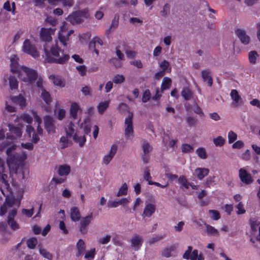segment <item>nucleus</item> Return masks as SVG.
I'll return each mask as SVG.
<instances>
[{"instance_id":"nucleus-1","label":"nucleus","mask_w":260,"mask_h":260,"mask_svg":"<svg viewBox=\"0 0 260 260\" xmlns=\"http://www.w3.org/2000/svg\"><path fill=\"white\" fill-rule=\"evenodd\" d=\"M64 47L68 45L69 37L66 34L58 33V40H55L51 46L46 44L43 46L45 53L44 61L49 63L63 64L70 58V56L59 46V42Z\"/></svg>"},{"instance_id":"nucleus-2","label":"nucleus","mask_w":260,"mask_h":260,"mask_svg":"<svg viewBox=\"0 0 260 260\" xmlns=\"http://www.w3.org/2000/svg\"><path fill=\"white\" fill-rule=\"evenodd\" d=\"M11 181L10 173L5 169H3V171H0V188L2 193L6 197L4 204L0 208L1 216H3L6 212V210H4V208L7 205L12 206V204L15 202L14 198L10 197L11 191L10 183L11 182Z\"/></svg>"},{"instance_id":"nucleus-3","label":"nucleus","mask_w":260,"mask_h":260,"mask_svg":"<svg viewBox=\"0 0 260 260\" xmlns=\"http://www.w3.org/2000/svg\"><path fill=\"white\" fill-rule=\"evenodd\" d=\"M10 131V135L7 134L6 142L0 144V150H2L6 147H10L14 142L19 140L22 134V128L23 125L19 124L18 126H15L13 124H9L8 125Z\"/></svg>"},{"instance_id":"nucleus-4","label":"nucleus","mask_w":260,"mask_h":260,"mask_svg":"<svg viewBox=\"0 0 260 260\" xmlns=\"http://www.w3.org/2000/svg\"><path fill=\"white\" fill-rule=\"evenodd\" d=\"M16 75L21 81L27 84H31L37 80L38 77V74L35 70L25 66L22 67Z\"/></svg>"},{"instance_id":"nucleus-5","label":"nucleus","mask_w":260,"mask_h":260,"mask_svg":"<svg viewBox=\"0 0 260 260\" xmlns=\"http://www.w3.org/2000/svg\"><path fill=\"white\" fill-rule=\"evenodd\" d=\"M75 125L71 122L65 127V132L67 138H72L75 142L78 143L80 146H82L86 141L84 136L79 135L78 132L75 131Z\"/></svg>"},{"instance_id":"nucleus-6","label":"nucleus","mask_w":260,"mask_h":260,"mask_svg":"<svg viewBox=\"0 0 260 260\" xmlns=\"http://www.w3.org/2000/svg\"><path fill=\"white\" fill-rule=\"evenodd\" d=\"M15 148V145L12 144L9 147L7 150V154L8 155L7 164L10 169H11V164L22 162L25 160L27 157V155L25 152H21L20 154H15L12 156L11 152L14 151Z\"/></svg>"},{"instance_id":"nucleus-7","label":"nucleus","mask_w":260,"mask_h":260,"mask_svg":"<svg viewBox=\"0 0 260 260\" xmlns=\"http://www.w3.org/2000/svg\"><path fill=\"white\" fill-rule=\"evenodd\" d=\"M90 14L87 10L75 12L70 15L67 19L73 24L80 23L85 20L89 19Z\"/></svg>"},{"instance_id":"nucleus-8","label":"nucleus","mask_w":260,"mask_h":260,"mask_svg":"<svg viewBox=\"0 0 260 260\" xmlns=\"http://www.w3.org/2000/svg\"><path fill=\"white\" fill-rule=\"evenodd\" d=\"M133 113L128 112L127 116L124 120V135L127 140L132 139L134 137L133 124Z\"/></svg>"},{"instance_id":"nucleus-9","label":"nucleus","mask_w":260,"mask_h":260,"mask_svg":"<svg viewBox=\"0 0 260 260\" xmlns=\"http://www.w3.org/2000/svg\"><path fill=\"white\" fill-rule=\"evenodd\" d=\"M22 50L24 53L29 54L35 58L40 56L39 53L35 46L32 45L28 39H26L24 41L22 46Z\"/></svg>"},{"instance_id":"nucleus-10","label":"nucleus","mask_w":260,"mask_h":260,"mask_svg":"<svg viewBox=\"0 0 260 260\" xmlns=\"http://www.w3.org/2000/svg\"><path fill=\"white\" fill-rule=\"evenodd\" d=\"M56 30L55 28L42 27L39 31V36L41 40L46 43L52 41V36L54 35ZM47 43H45V44Z\"/></svg>"},{"instance_id":"nucleus-11","label":"nucleus","mask_w":260,"mask_h":260,"mask_svg":"<svg viewBox=\"0 0 260 260\" xmlns=\"http://www.w3.org/2000/svg\"><path fill=\"white\" fill-rule=\"evenodd\" d=\"M143 238L138 234H134L130 239L131 247L134 251L139 250L143 243Z\"/></svg>"},{"instance_id":"nucleus-12","label":"nucleus","mask_w":260,"mask_h":260,"mask_svg":"<svg viewBox=\"0 0 260 260\" xmlns=\"http://www.w3.org/2000/svg\"><path fill=\"white\" fill-rule=\"evenodd\" d=\"M117 145L113 144L109 151L102 158V163L105 165H108L110 162L112 160L117 151Z\"/></svg>"},{"instance_id":"nucleus-13","label":"nucleus","mask_w":260,"mask_h":260,"mask_svg":"<svg viewBox=\"0 0 260 260\" xmlns=\"http://www.w3.org/2000/svg\"><path fill=\"white\" fill-rule=\"evenodd\" d=\"M93 220L92 213L81 218L80 221V231L82 234L87 233V228Z\"/></svg>"},{"instance_id":"nucleus-14","label":"nucleus","mask_w":260,"mask_h":260,"mask_svg":"<svg viewBox=\"0 0 260 260\" xmlns=\"http://www.w3.org/2000/svg\"><path fill=\"white\" fill-rule=\"evenodd\" d=\"M18 60V57L15 55H13L10 57V71L13 74H16L24 67L19 64Z\"/></svg>"},{"instance_id":"nucleus-15","label":"nucleus","mask_w":260,"mask_h":260,"mask_svg":"<svg viewBox=\"0 0 260 260\" xmlns=\"http://www.w3.org/2000/svg\"><path fill=\"white\" fill-rule=\"evenodd\" d=\"M239 176L241 181L247 185L252 183L253 181L251 175L244 168L239 170Z\"/></svg>"},{"instance_id":"nucleus-16","label":"nucleus","mask_w":260,"mask_h":260,"mask_svg":"<svg viewBox=\"0 0 260 260\" xmlns=\"http://www.w3.org/2000/svg\"><path fill=\"white\" fill-rule=\"evenodd\" d=\"M21 198L22 197L18 200L15 199L14 198L15 202L13 204H12V206L7 205L6 207L4 208V210H6V212L3 215H4L7 212V211L8 209L12 208V209L10 210L8 216V219H13L16 216L17 214V209L15 208L14 206H16L17 207H19Z\"/></svg>"},{"instance_id":"nucleus-17","label":"nucleus","mask_w":260,"mask_h":260,"mask_svg":"<svg viewBox=\"0 0 260 260\" xmlns=\"http://www.w3.org/2000/svg\"><path fill=\"white\" fill-rule=\"evenodd\" d=\"M156 205L154 204L146 203L142 214L143 217H150L155 212Z\"/></svg>"},{"instance_id":"nucleus-18","label":"nucleus","mask_w":260,"mask_h":260,"mask_svg":"<svg viewBox=\"0 0 260 260\" xmlns=\"http://www.w3.org/2000/svg\"><path fill=\"white\" fill-rule=\"evenodd\" d=\"M45 127L48 133H53L55 132V127L53 119L52 117L46 115L44 117Z\"/></svg>"},{"instance_id":"nucleus-19","label":"nucleus","mask_w":260,"mask_h":260,"mask_svg":"<svg viewBox=\"0 0 260 260\" xmlns=\"http://www.w3.org/2000/svg\"><path fill=\"white\" fill-rule=\"evenodd\" d=\"M236 35L240 39L241 43L244 45L248 44L250 42V37L247 35L244 30L238 29L236 31Z\"/></svg>"},{"instance_id":"nucleus-20","label":"nucleus","mask_w":260,"mask_h":260,"mask_svg":"<svg viewBox=\"0 0 260 260\" xmlns=\"http://www.w3.org/2000/svg\"><path fill=\"white\" fill-rule=\"evenodd\" d=\"M10 100L12 102V104L19 105L20 108L23 109L26 106V100L21 94L11 97L10 98Z\"/></svg>"},{"instance_id":"nucleus-21","label":"nucleus","mask_w":260,"mask_h":260,"mask_svg":"<svg viewBox=\"0 0 260 260\" xmlns=\"http://www.w3.org/2000/svg\"><path fill=\"white\" fill-rule=\"evenodd\" d=\"M209 173V170L208 169L204 168H198L194 170L193 175L199 180H202L205 177L207 176Z\"/></svg>"},{"instance_id":"nucleus-22","label":"nucleus","mask_w":260,"mask_h":260,"mask_svg":"<svg viewBox=\"0 0 260 260\" xmlns=\"http://www.w3.org/2000/svg\"><path fill=\"white\" fill-rule=\"evenodd\" d=\"M7 80H9V84L10 89L15 90L18 88V81L15 76L10 75L9 77H7V78L5 77L4 78L5 82H6Z\"/></svg>"},{"instance_id":"nucleus-23","label":"nucleus","mask_w":260,"mask_h":260,"mask_svg":"<svg viewBox=\"0 0 260 260\" xmlns=\"http://www.w3.org/2000/svg\"><path fill=\"white\" fill-rule=\"evenodd\" d=\"M70 217L72 221H78L81 218V214L77 207H72L70 209Z\"/></svg>"},{"instance_id":"nucleus-24","label":"nucleus","mask_w":260,"mask_h":260,"mask_svg":"<svg viewBox=\"0 0 260 260\" xmlns=\"http://www.w3.org/2000/svg\"><path fill=\"white\" fill-rule=\"evenodd\" d=\"M26 132L29 137H32L34 143H37L39 140V137L37 136L35 129L31 125H28L26 126Z\"/></svg>"},{"instance_id":"nucleus-25","label":"nucleus","mask_w":260,"mask_h":260,"mask_svg":"<svg viewBox=\"0 0 260 260\" xmlns=\"http://www.w3.org/2000/svg\"><path fill=\"white\" fill-rule=\"evenodd\" d=\"M71 172V168L67 165H60L58 168V174L60 176H67Z\"/></svg>"},{"instance_id":"nucleus-26","label":"nucleus","mask_w":260,"mask_h":260,"mask_svg":"<svg viewBox=\"0 0 260 260\" xmlns=\"http://www.w3.org/2000/svg\"><path fill=\"white\" fill-rule=\"evenodd\" d=\"M81 110L79 105L77 103H73L70 108V114L71 117L75 119L77 118V114L79 111Z\"/></svg>"},{"instance_id":"nucleus-27","label":"nucleus","mask_w":260,"mask_h":260,"mask_svg":"<svg viewBox=\"0 0 260 260\" xmlns=\"http://www.w3.org/2000/svg\"><path fill=\"white\" fill-rule=\"evenodd\" d=\"M202 77L205 82H207L208 86H211L213 83L211 73L209 70H204L202 72Z\"/></svg>"},{"instance_id":"nucleus-28","label":"nucleus","mask_w":260,"mask_h":260,"mask_svg":"<svg viewBox=\"0 0 260 260\" xmlns=\"http://www.w3.org/2000/svg\"><path fill=\"white\" fill-rule=\"evenodd\" d=\"M176 246L175 245L165 248L162 252L161 254L166 257H170L172 256V253L175 251Z\"/></svg>"},{"instance_id":"nucleus-29","label":"nucleus","mask_w":260,"mask_h":260,"mask_svg":"<svg viewBox=\"0 0 260 260\" xmlns=\"http://www.w3.org/2000/svg\"><path fill=\"white\" fill-rule=\"evenodd\" d=\"M205 226L208 236L218 237L219 235L218 231L214 227L208 224H205Z\"/></svg>"},{"instance_id":"nucleus-30","label":"nucleus","mask_w":260,"mask_h":260,"mask_svg":"<svg viewBox=\"0 0 260 260\" xmlns=\"http://www.w3.org/2000/svg\"><path fill=\"white\" fill-rule=\"evenodd\" d=\"M230 95L232 100L234 101V105L235 106H238L239 104L241 103V98L239 95L238 91L235 89H233L231 92Z\"/></svg>"},{"instance_id":"nucleus-31","label":"nucleus","mask_w":260,"mask_h":260,"mask_svg":"<svg viewBox=\"0 0 260 260\" xmlns=\"http://www.w3.org/2000/svg\"><path fill=\"white\" fill-rule=\"evenodd\" d=\"M23 120L25 122L30 124L32 122V119L31 117L28 114H23L21 116L17 117L15 119V121L16 122L19 123L20 121Z\"/></svg>"},{"instance_id":"nucleus-32","label":"nucleus","mask_w":260,"mask_h":260,"mask_svg":"<svg viewBox=\"0 0 260 260\" xmlns=\"http://www.w3.org/2000/svg\"><path fill=\"white\" fill-rule=\"evenodd\" d=\"M109 104L110 101L109 100L100 102L97 106L99 113L100 114H103L109 107Z\"/></svg>"},{"instance_id":"nucleus-33","label":"nucleus","mask_w":260,"mask_h":260,"mask_svg":"<svg viewBox=\"0 0 260 260\" xmlns=\"http://www.w3.org/2000/svg\"><path fill=\"white\" fill-rule=\"evenodd\" d=\"M159 66L161 69V71H163L164 72L171 73V68L168 61L166 60H162L159 63Z\"/></svg>"},{"instance_id":"nucleus-34","label":"nucleus","mask_w":260,"mask_h":260,"mask_svg":"<svg viewBox=\"0 0 260 260\" xmlns=\"http://www.w3.org/2000/svg\"><path fill=\"white\" fill-rule=\"evenodd\" d=\"M49 79L52 81L54 85L62 87L64 86V82L59 77L51 75L49 76Z\"/></svg>"},{"instance_id":"nucleus-35","label":"nucleus","mask_w":260,"mask_h":260,"mask_svg":"<svg viewBox=\"0 0 260 260\" xmlns=\"http://www.w3.org/2000/svg\"><path fill=\"white\" fill-rule=\"evenodd\" d=\"M172 84V80L169 77H165L162 81L161 84V90L164 91V90L169 89Z\"/></svg>"},{"instance_id":"nucleus-36","label":"nucleus","mask_w":260,"mask_h":260,"mask_svg":"<svg viewBox=\"0 0 260 260\" xmlns=\"http://www.w3.org/2000/svg\"><path fill=\"white\" fill-rule=\"evenodd\" d=\"M70 138H67L66 136H62L59 141L60 147L61 149H64L66 147H69L71 144V142L69 140Z\"/></svg>"},{"instance_id":"nucleus-37","label":"nucleus","mask_w":260,"mask_h":260,"mask_svg":"<svg viewBox=\"0 0 260 260\" xmlns=\"http://www.w3.org/2000/svg\"><path fill=\"white\" fill-rule=\"evenodd\" d=\"M76 246L78 249V253L77 254V256H79L82 255L85 251V243L82 240L80 239L77 242Z\"/></svg>"},{"instance_id":"nucleus-38","label":"nucleus","mask_w":260,"mask_h":260,"mask_svg":"<svg viewBox=\"0 0 260 260\" xmlns=\"http://www.w3.org/2000/svg\"><path fill=\"white\" fill-rule=\"evenodd\" d=\"M41 96L47 104H49L52 101L50 93L43 88L41 89Z\"/></svg>"},{"instance_id":"nucleus-39","label":"nucleus","mask_w":260,"mask_h":260,"mask_svg":"<svg viewBox=\"0 0 260 260\" xmlns=\"http://www.w3.org/2000/svg\"><path fill=\"white\" fill-rule=\"evenodd\" d=\"M119 24V16L118 15H115L112 21L111 24L109 29L107 30L109 32L110 31H113L115 30L118 26Z\"/></svg>"},{"instance_id":"nucleus-40","label":"nucleus","mask_w":260,"mask_h":260,"mask_svg":"<svg viewBox=\"0 0 260 260\" xmlns=\"http://www.w3.org/2000/svg\"><path fill=\"white\" fill-rule=\"evenodd\" d=\"M258 56L255 51H251L248 53V59L250 63L255 64Z\"/></svg>"},{"instance_id":"nucleus-41","label":"nucleus","mask_w":260,"mask_h":260,"mask_svg":"<svg viewBox=\"0 0 260 260\" xmlns=\"http://www.w3.org/2000/svg\"><path fill=\"white\" fill-rule=\"evenodd\" d=\"M128 186L126 183H124L119 189L117 194V197H120L123 195H126L127 193Z\"/></svg>"},{"instance_id":"nucleus-42","label":"nucleus","mask_w":260,"mask_h":260,"mask_svg":"<svg viewBox=\"0 0 260 260\" xmlns=\"http://www.w3.org/2000/svg\"><path fill=\"white\" fill-rule=\"evenodd\" d=\"M181 95L185 100H189L192 96V92L188 88H184L181 91Z\"/></svg>"},{"instance_id":"nucleus-43","label":"nucleus","mask_w":260,"mask_h":260,"mask_svg":"<svg viewBox=\"0 0 260 260\" xmlns=\"http://www.w3.org/2000/svg\"><path fill=\"white\" fill-rule=\"evenodd\" d=\"M213 141L216 146L221 147L224 144L225 140L221 136H218L214 138Z\"/></svg>"},{"instance_id":"nucleus-44","label":"nucleus","mask_w":260,"mask_h":260,"mask_svg":"<svg viewBox=\"0 0 260 260\" xmlns=\"http://www.w3.org/2000/svg\"><path fill=\"white\" fill-rule=\"evenodd\" d=\"M38 241L36 238H30L26 242L27 246L30 249H34Z\"/></svg>"},{"instance_id":"nucleus-45","label":"nucleus","mask_w":260,"mask_h":260,"mask_svg":"<svg viewBox=\"0 0 260 260\" xmlns=\"http://www.w3.org/2000/svg\"><path fill=\"white\" fill-rule=\"evenodd\" d=\"M196 153L202 159H206L207 157V153L205 148L203 147L197 149Z\"/></svg>"},{"instance_id":"nucleus-46","label":"nucleus","mask_w":260,"mask_h":260,"mask_svg":"<svg viewBox=\"0 0 260 260\" xmlns=\"http://www.w3.org/2000/svg\"><path fill=\"white\" fill-rule=\"evenodd\" d=\"M170 12V6L168 4H166L162 7V10L160 11V13L163 17L168 16Z\"/></svg>"},{"instance_id":"nucleus-47","label":"nucleus","mask_w":260,"mask_h":260,"mask_svg":"<svg viewBox=\"0 0 260 260\" xmlns=\"http://www.w3.org/2000/svg\"><path fill=\"white\" fill-rule=\"evenodd\" d=\"M39 252L44 257L49 260H51L53 257L52 255L45 249L40 248L39 249Z\"/></svg>"},{"instance_id":"nucleus-48","label":"nucleus","mask_w":260,"mask_h":260,"mask_svg":"<svg viewBox=\"0 0 260 260\" xmlns=\"http://www.w3.org/2000/svg\"><path fill=\"white\" fill-rule=\"evenodd\" d=\"M237 135L232 131H230L228 134L229 143L232 144L237 139Z\"/></svg>"},{"instance_id":"nucleus-49","label":"nucleus","mask_w":260,"mask_h":260,"mask_svg":"<svg viewBox=\"0 0 260 260\" xmlns=\"http://www.w3.org/2000/svg\"><path fill=\"white\" fill-rule=\"evenodd\" d=\"M124 77L122 75L117 74L114 76L113 82L115 84H121L124 82Z\"/></svg>"},{"instance_id":"nucleus-50","label":"nucleus","mask_w":260,"mask_h":260,"mask_svg":"<svg viewBox=\"0 0 260 260\" xmlns=\"http://www.w3.org/2000/svg\"><path fill=\"white\" fill-rule=\"evenodd\" d=\"M178 183L182 186L188 189L189 188V183L187 182V179L183 176H181L178 179Z\"/></svg>"},{"instance_id":"nucleus-51","label":"nucleus","mask_w":260,"mask_h":260,"mask_svg":"<svg viewBox=\"0 0 260 260\" xmlns=\"http://www.w3.org/2000/svg\"><path fill=\"white\" fill-rule=\"evenodd\" d=\"M181 150L183 153H190L193 151L192 146L188 144H183L181 146Z\"/></svg>"},{"instance_id":"nucleus-52","label":"nucleus","mask_w":260,"mask_h":260,"mask_svg":"<svg viewBox=\"0 0 260 260\" xmlns=\"http://www.w3.org/2000/svg\"><path fill=\"white\" fill-rule=\"evenodd\" d=\"M95 253V250L94 248L91 249L89 251H86L84 256L85 258L88 260H91L94 258Z\"/></svg>"},{"instance_id":"nucleus-53","label":"nucleus","mask_w":260,"mask_h":260,"mask_svg":"<svg viewBox=\"0 0 260 260\" xmlns=\"http://www.w3.org/2000/svg\"><path fill=\"white\" fill-rule=\"evenodd\" d=\"M142 149L144 154H148L151 151L152 147L148 143L144 142L142 144Z\"/></svg>"},{"instance_id":"nucleus-54","label":"nucleus","mask_w":260,"mask_h":260,"mask_svg":"<svg viewBox=\"0 0 260 260\" xmlns=\"http://www.w3.org/2000/svg\"><path fill=\"white\" fill-rule=\"evenodd\" d=\"M209 213L211 215V218L215 220H217L220 218L218 211L214 210H210Z\"/></svg>"},{"instance_id":"nucleus-55","label":"nucleus","mask_w":260,"mask_h":260,"mask_svg":"<svg viewBox=\"0 0 260 260\" xmlns=\"http://www.w3.org/2000/svg\"><path fill=\"white\" fill-rule=\"evenodd\" d=\"M125 53L127 57L133 58L136 56L137 52L129 48H127L125 50Z\"/></svg>"},{"instance_id":"nucleus-56","label":"nucleus","mask_w":260,"mask_h":260,"mask_svg":"<svg viewBox=\"0 0 260 260\" xmlns=\"http://www.w3.org/2000/svg\"><path fill=\"white\" fill-rule=\"evenodd\" d=\"M64 7H71L74 5V0H60Z\"/></svg>"},{"instance_id":"nucleus-57","label":"nucleus","mask_w":260,"mask_h":260,"mask_svg":"<svg viewBox=\"0 0 260 260\" xmlns=\"http://www.w3.org/2000/svg\"><path fill=\"white\" fill-rule=\"evenodd\" d=\"M45 22L49 23L53 26H55L57 23V20L51 16H47L45 19Z\"/></svg>"},{"instance_id":"nucleus-58","label":"nucleus","mask_w":260,"mask_h":260,"mask_svg":"<svg viewBox=\"0 0 260 260\" xmlns=\"http://www.w3.org/2000/svg\"><path fill=\"white\" fill-rule=\"evenodd\" d=\"M143 178L146 181H148V183L149 182L152 181L150 180L151 177L149 170L148 168H145L144 170Z\"/></svg>"},{"instance_id":"nucleus-59","label":"nucleus","mask_w":260,"mask_h":260,"mask_svg":"<svg viewBox=\"0 0 260 260\" xmlns=\"http://www.w3.org/2000/svg\"><path fill=\"white\" fill-rule=\"evenodd\" d=\"M8 223L12 230H15L19 229L18 223L14 220V219H8Z\"/></svg>"},{"instance_id":"nucleus-60","label":"nucleus","mask_w":260,"mask_h":260,"mask_svg":"<svg viewBox=\"0 0 260 260\" xmlns=\"http://www.w3.org/2000/svg\"><path fill=\"white\" fill-rule=\"evenodd\" d=\"M236 208L237 209V211L236 212L237 214H242L245 213V210L244 208L242 202H239L238 204L236 206Z\"/></svg>"},{"instance_id":"nucleus-61","label":"nucleus","mask_w":260,"mask_h":260,"mask_svg":"<svg viewBox=\"0 0 260 260\" xmlns=\"http://www.w3.org/2000/svg\"><path fill=\"white\" fill-rule=\"evenodd\" d=\"M162 41L166 46H169L172 42V37L171 35H167L164 37Z\"/></svg>"},{"instance_id":"nucleus-62","label":"nucleus","mask_w":260,"mask_h":260,"mask_svg":"<svg viewBox=\"0 0 260 260\" xmlns=\"http://www.w3.org/2000/svg\"><path fill=\"white\" fill-rule=\"evenodd\" d=\"M12 104L10 99L6 102V109L9 112H13L15 111V108L10 104Z\"/></svg>"},{"instance_id":"nucleus-63","label":"nucleus","mask_w":260,"mask_h":260,"mask_svg":"<svg viewBox=\"0 0 260 260\" xmlns=\"http://www.w3.org/2000/svg\"><path fill=\"white\" fill-rule=\"evenodd\" d=\"M150 92L149 90L147 89L146 90L143 94L142 96V101L144 103H146L147 101H148L150 98Z\"/></svg>"},{"instance_id":"nucleus-64","label":"nucleus","mask_w":260,"mask_h":260,"mask_svg":"<svg viewBox=\"0 0 260 260\" xmlns=\"http://www.w3.org/2000/svg\"><path fill=\"white\" fill-rule=\"evenodd\" d=\"M76 69L80 75L82 76H84L86 73V67L84 65L76 67Z\"/></svg>"}]
</instances>
